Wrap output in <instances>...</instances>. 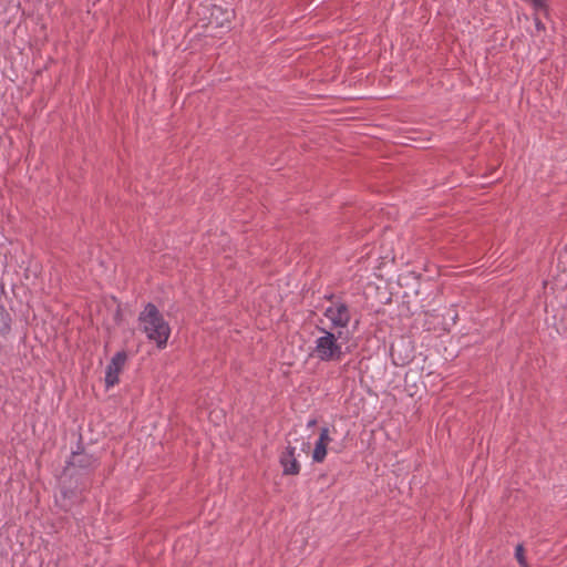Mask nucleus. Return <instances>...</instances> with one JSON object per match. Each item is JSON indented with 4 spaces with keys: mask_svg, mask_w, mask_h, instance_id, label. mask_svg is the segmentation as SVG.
<instances>
[{
    "mask_svg": "<svg viewBox=\"0 0 567 567\" xmlns=\"http://www.w3.org/2000/svg\"><path fill=\"white\" fill-rule=\"evenodd\" d=\"M138 328L145 333L148 341L154 342L158 349H164L171 336V327L158 308L148 302L140 312Z\"/></svg>",
    "mask_w": 567,
    "mask_h": 567,
    "instance_id": "obj_1",
    "label": "nucleus"
},
{
    "mask_svg": "<svg viewBox=\"0 0 567 567\" xmlns=\"http://www.w3.org/2000/svg\"><path fill=\"white\" fill-rule=\"evenodd\" d=\"M525 1L528 2L533 7L534 14H537V16L543 14L546 18L549 16V7H548V3L546 0H525Z\"/></svg>",
    "mask_w": 567,
    "mask_h": 567,
    "instance_id": "obj_9",
    "label": "nucleus"
},
{
    "mask_svg": "<svg viewBox=\"0 0 567 567\" xmlns=\"http://www.w3.org/2000/svg\"><path fill=\"white\" fill-rule=\"evenodd\" d=\"M316 424H317V420H316V419H312V420H310V421L308 422L307 426H308V427H312V426H315Z\"/></svg>",
    "mask_w": 567,
    "mask_h": 567,
    "instance_id": "obj_13",
    "label": "nucleus"
},
{
    "mask_svg": "<svg viewBox=\"0 0 567 567\" xmlns=\"http://www.w3.org/2000/svg\"><path fill=\"white\" fill-rule=\"evenodd\" d=\"M318 330L322 334L315 340L311 355L322 362L340 361L343 351L337 336L324 328H318Z\"/></svg>",
    "mask_w": 567,
    "mask_h": 567,
    "instance_id": "obj_2",
    "label": "nucleus"
},
{
    "mask_svg": "<svg viewBox=\"0 0 567 567\" xmlns=\"http://www.w3.org/2000/svg\"><path fill=\"white\" fill-rule=\"evenodd\" d=\"M324 317L331 321V328H347L350 320L351 313L347 303L342 301L332 302L324 312Z\"/></svg>",
    "mask_w": 567,
    "mask_h": 567,
    "instance_id": "obj_3",
    "label": "nucleus"
},
{
    "mask_svg": "<svg viewBox=\"0 0 567 567\" xmlns=\"http://www.w3.org/2000/svg\"><path fill=\"white\" fill-rule=\"evenodd\" d=\"M534 22L537 31H545V24L542 22L539 16L534 14Z\"/></svg>",
    "mask_w": 567,
    "mask_h": 567,
    "instance_id": "obj_12",
    "label": "nucleus"
},
{
    "mask_svg": "<svg viewBox=\"0 0 567 567\" xmlns=\"http://www.w3.org/2000/svg\"><path fill=\"white\" fill-rule=\"evenodd\" d=\"M279 463L284 475H298L300 473V463L297 460L296 447L288 445L280 454Z\"/></svg>",
    "mask_w": 567,
    "mask_h": 567,
    "instance_id": "obj_6",
    "label": "nucleus"
},
{
    "mask_svg": "<svg viewBox=\"0 0 567 567\" xmlns=\"http://www.w3.org/2000/svg\"><path fill=\"white\" fill-rule=\"evenodd\" d=\"M127 361L126 351L122 350L116 352L111 359L105 371V386L110 389L120 382V373L125 367Z\"/></svg>",
    "mask_w": 567,
    "mask_h": 567,
    "instance_id": "obj_4",
    "label": "nucleus"
},
{
    "mask_svg": "<svg viewBox=\"0 0 567 567\" xmlns=\"http://www.w3.org/2000/svg\"><path fill=\"white\" fill-rule=\"evenodd\" d=\"M515 557L522 567H527V563L524 555L523 545H517L515 549Z\"/></svg>",
    "mask_w": 567,
    "mask_h": 567,
    "instance_id": "obj_11",
    "label": "nucleus"
},
{
    "mask_svg": "<svg viewBox=\"0 0 567 567\" xmlns=\"http://www.w3.org/2000/svg\"><path fill=\"white\" fill-rule=\"evenodd\" d=\"M97 466V458L92 454L82 451L72 452L69 461L66 462V468H79L83 471L92 470Z\"/></svg>",
    "mask_w": 567,
    "mask_h": 567,
    "instance_id": "obj_5",
    "label": "nucleus"
},
{
    "mask_svg": "<svg viewBox=\"0 0 567 567\" xmlns=\"http://www.w3.org/2000/svg\"><path fill=\"white\" fill-rule=\"evenodd\" d=\"M9 315L3 307H0V333H6L9 330Z\"/></svg>",
    "mask_w": 567,
    "mask_h": 567,
    "instance_id": "obj_10",
    "label": "nucleus"
},
{
    "mask_svg": "<svg viewBox=\"0 0 567 567\" xmlns=\"http://www.w3.org/2000/svg\"><path fill=\"white\" fill-rule=\"evenodd\" d=\"M59 502H60V507L63 511L69 512L75 503L80 502V497L75 489L62 488L61 489V498Z\"/></svg>",
    "mask_w": 567,
    "mask_h": 567,
    "instance_id": "obj_8",
    "label": "nucleus"
},
{
    "mask_svg": "<svg viewBox=\"0 0 567 567\" xmlns=\"http://www.w3.org/2000/svg\"><path fill=\"white\" fill-rule=\"evenodd\" d=\"M331 442V437L329 435V429L322 427L320 430V435L318 441L316 442L313 452H312V461L315 463H322L327 456V447Z\"/></svg>",
    "mask_w": 567,
    "mask_h": 567,
    "instance_id": "obj_7",
    "label": "nucleus"
}]
</instances>
